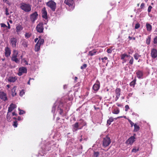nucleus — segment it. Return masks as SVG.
<instances>
[{
  "label": "nucleus",
  "instance_id": "1",
  "mask_svg": "<svg viewBox=\"0 0 157 157\" xmlns=\"http://www.w3.org/2000/svg\"><path fill=\"white\" fill-rule=\"evenodd\" d=\"M20 8L25 12H29L31 10V6L29 3H21L20 4Z\"/></svg>",
  "mask_w": 157,
  "mask_h": 157
},
{
  "label": "nucleus",
  "instance_id": "2",
  "mask_svg": "<svg viewBox=\"0 0 157 157\" xmlns=\"http://www.w3.org/2000/svg\"><path fill=\"white\" fill-rule=\"evenodd\" d=\"M18 52L17 51L14 50L11 57V60L17 63H20V59L18 58Z\"/></svg>",
  "mask_w": 157,
  "mask_h": 157
},
{
  "label": "nucleus",
  "instance_id": "3",
  "mask_svg": "<svg viewBox=\"0 0 157 157\" xmlns=\"http://www.w3.org/2000/svg\"><path fill=\"white\" fill-rule=\"evenodd\" d=\"M47 5L52 10L55 11L56 9V3L52 0H50L46 3Z\"/></svg>",
  "mask_w": 157,
  "mask_h": 157
},
{
  "label": "nucleus",
  "instance_id": "4",
  "mask_svg": "<svg viewBox=\"0 0 157 157\" xmlns=\"http://www.w3.org/2000/svg\"><path fill=\"white\" fill-rule=\"evenodd\" d=\"M102 143L103 146L106 147L110 144L111 143V140L110 138L106 136V137L103 138Z\"/></svg>",
  "mask_w": 157,
  "mask_h": 157
},
{
  "label": "nucleus",
  "instance_id": "5",
  "mask_svg": "<svg viewBox=\"0 0 157 157\" xmlns=\"http://www.w3.org/2000/svg\"><path fill=\"white\" fill-rule=\"evenodd\" d=\"M44 42V40L43 39H40L38 40L35 46V51L38 52L40 50V45L43 44Z\"/></svg>",
  "mask_w": 157,
  "mask_h": 157
},
{
  "label": "nucleus",
  "instance_id": "6",
  "mask_svg": "<svg viewBox=\"0 0 157 157\" xmlns=\"http://www.w3.org/2000/svg\"><path fill=\"white\" fill-rule=\"evenodd\" d=\"M17 40L15 37H13L10 39V43L12 47L15 48L16 47V43Z\"/></svg>",
  "mask_w": 157,
  "mask_h": 157
},
{
  "label": "nucleus",
  "instance_id": "7",
  "mask_svg": "<svg viewBox=\"0 0 157 157\" xmlns=\"http://www.w3.org/2000/svg\"><path fill=\"white\" fill-rule=\"evenodd\" d=\"M135 139L134 136H131L126 141L125 143L127 145H132L135 141Z\"/></svg>",
  "mask_w": 157,
  "mask_h": 157
},
{
  "label": "nucleus",
  "instance_id": "8",
  "mask_svg": "<svg viewBox=\"0 0 157 157\" xmlns=\"http://www.w3.org/2000/svg\"><path fill=\"white\" fill-rule=\"evenodd\" d=\"M27 72V68L24 67H20L19 69V71L17 75L19 76L23 74L26 73Z\"/></svg>",
  "mask_w": 157,
  "mask_h": 157
},
{
  "label": "nucleus",
  "instance_id": "9",
  "mask_svg": "<svg viewBox=\"0 0 157 157\" xmlns=\"http://www.w3.org/2000/svg\"><path fill=\"white\" fill-rule=\"evenodd\" d=\"M43 25V23L42 22H40L36 26V29L37 31L38 32L40 33L43 32L44 29Z\"/></svg>",
  "mask_w": 157,
  "mask_h": 157
},
{
  "label": "nucleus",
  "instance_id": "10",
  "mask_svg": "<svg viewBox=\"0 0 157 157\" xmlns=\"http://www.w3.org/2000/svg\"><path fill=\"white\" fill-rule=\"evenodd\" d=\"M151 57L153 59H155L157 57V50L155 48L151 49Z\"/></svg>",
  "mask_w": 157,
  "mask_h": 157
},
{
  "label": "nucleus",
  "instance_id": "11",
  "mask_svg": "<svg viewBox=\"0 0 157 157\" xmlns=\"http://www.w3.org/2000/svg\"><path fill=\"white\" fill-rule=\"evenodd\" d=\"M38 16V14L36 12H35L31 14L30 17L31 21L32 22H34L35 20L37 19V18Z\"/></svg>",
  "mask_w": 157,
  "mask_h": 157
},
{
  "label": "nucleus",
  "instance_id": "12",
  "mask_svg": "<svg viewBox=\"0 0 157 157\" xmlns=\"http://www.w3.org/2000/svg\"><path fill=\"white\" fill-rule=\"evenodd\" d=\"M0 98L4 101L8 100L6 94L3 92H0Z\"/></svg>",
  "mask_w": 157,
  "mask_h": 157
},
{
  "label": "nucleus",
  "instance_id": "13",
  "mask_svg": "<svg viewBox=\"0 0 157 157\" xmlns=\"http://www.w3.org/2000/svg\"><path fill=\"white\" fill-rule=\"evenodd\" d=\"M5 56L7 57H8L10 56L11 53V50L10 48L8 47H6L5 48Z\"/></svg>",
  "mask_w": 157,
  "mask_h": 157
},
{
  "label": "nucleus",
  "instance_id": "14",
  "mask_svg": "<svg viewBox=\"0 0 157 157\" xmlns=\"http://www.w3.org/2000/svg\"><path fill=\"white\" fill-rule=\"evenodd\" d=\"M100 86V83L99 81H97L96 83L93 85V89L95 91H97Z\"/></svg>",
  "mask_w": 157,
  "mask_h": 157
},
{
  "label": "nucleus",
  "instance_id": "15",
  "mask_svg": "<svg viewBox=\"0 0 157 157\" xmlns=\"http://www.w3.org/2000/svg\"><path fill=\"white\" fill-rule=\"evenodd\" d=\"M64 3L69 7H72L74 4V1L73 0H65Z\"/></svg>",
  "mask_w": 157,
  "mask_h": 157
},
{
  "label": "nucleus",
  "instance_id": "16",
  "mask_svg": "<svg viewBox=\"0 0 157 157\" xmlns=\"http://www.w3.org/2000/svg\"><path fill=\"white\" fill-rule=\"evenodd\" d=\"M42 12L43 17L46 19H47V13L45 7L43 8L42 9Z\"/></svg>",
  "mask_w": 157,
  "mask_h": 157
},
{
  "label": "nucleus",
  "instance_id": "17",
  "mask_svg": "<svg viewBox=\"0 0 157 157\" xmlns=\"http://www.w3.org/2000/svg\"><path fill=\"white\" fill-rule=\"evenodd\" d=\"M115 93L116 94V100L119 98L121 94V90L120 89L117 88L115 90Z\"/></svg>",
  "mask_w": 157,
  "mask_h": 157
},
{
  "label": "nucleus",
  "instance_id": "18",
  "mask_svg": "<svg viewBox=\"0 0 157 157\" xmlns=\"http://www.w3.org/2000/svg\"><path fill=\"white\" fill-rule=\"evenodd\" d=\"M130 56L129 55H128L124 53L121 54V59L123 61V63H125L126 62V60L125 59L126 57H128Z\"/></svg>",
  "mask_w": 157,
  "mask_h": 157
},
{
  "label": "nucleus",
  "instance_id": "19",
  "mask_svg": "<svg viewBox=\"0 0 157 157\" xmlns=\"http://www.w3.org/2000/svg\"><path fill=\"white\" fill-rule=\"evenodd\" d=\"M16 107V105L13 103L11 104L8 108V112H11Z\"/></svg>",
  "mask_w": 157,
  "mask_h": 157
},
{
  "label": "nucleus",
  "instance_id": "20",
  "mask_svg": "<svg viewBox=\"0 0 157 157\" xmlns=\"http://www.w3.org/2000/svg\"><path fill=\"white\" fill-rule=\"evenodd\" d=\"M137 77L139 78H142L143 75V71H138L136 73Z\"/></svg>",
  "mask_w": 157,
  "mask_h": 157
},
{
  "label": "nucleus",
  "instance_id": "21",
  "mask_svg": "<svg viewBox=\"0 0 157 157\" xmlns=\"http://www.w3.org/2000/svg\"><path fill=\"white\" fill-rule=\"evenodd\" d=\"M22 29L23 27L20 25H18L16 27V31L18 34Z\"/></svg>",
  "mask_w": 157,
  "mask_h": 157
},
{
  "label": "nucleus",
  "instance_id": "22",
  "mask_svg": "<svg viewBox=\"0 0 157 157\" xmlns=\"http://www.w3.org/2000/svg\"><path fill=\"white\" fill-rule=\"evenodd\" d=\"M73 127V131H77L78 129V127L79 126V123L78 122L75 123L74 124L72 125Z\"/></svg>",
  "mask_w": 157,
  "mask_h": 157
},
{
  "label": "nucleus",
  "instance_id": "23",
  "mask_svg": "<svg viewBox=\"0 0 157 157\" xmlns=\"http://www.w3.org/2000/svg\"><path fill=\"white\" fill-rule=\"evenodd\" d=\"M17 78L16 77H10L8 79V81L10 82H13L17 80Z\"/></svg>",
  "mask_w": 157,
  "mask_h": 157
},
{
  "label": "nucleus",
  "instance_id": "24",
  "mask_svg": "<svg viewBox=\"0 0 157 157\" xmlns=\"http://www.w3.org/2000/svg\"><path fill=\"white\" fill-rule=\"evenodd\" d=\"M97 52V51L96 50H93L92 51H90L89 52L88 55L92 56L95 55Z\"/></svg>",
  "mask_w": 157,
  "mask_h": 157
},
{
  "label": "nucleus",
  "instance_id": "25",
  "mask_svg": "<svg viewBox=\"0 0 157 157\" xmlns=\"http://www.w3.org/2000/svg\"><path fill=\"white\" fill-rule=\"evenodd\" d=\"M146 26L147 29V30L148 31L150 32L151 31L152 29V26L149 23H146Z\"/></svg>",
  "mask_w": 157,
  "mask_h": 157
},
{
  "label": "nucleus",
  "instance_id": "26",
  "mask_svg": "<svg viewBox=\"0 0 157 157\" xmlns=\"http://www.w3.org/2000/svg\"><path fill=\"white\" fill-rule=\"evenodd\" d=\"M134 128L133 130L134 132H137L138 131L140 128V127L136 124H134Z\"/></svg>",
  "mask_w": 157,
  "mask_h": 157
},
{
  "label": "nucleus",
  "instance_id": "27",
  "mask_svg": "<svg viewBox=\"0 0 157 157\" xmlns=\"http://www.w3.org/2000/svg\"><path fill=\"white\" fill-rule=\"evenodd\" d=\"M16 88L17 87L16 86H14L12 90V95L13 96H14L17 94V93L16 92Z\"/></svg>",
  "mask_w": 157,
  "mask_h": 157
},
{
  "label": "nucleus",
  "instance_id": "28",
  "mask_svg": "<svg viewBox=\"0 0 157 157\" xmlns=\"http://www.w3.org/2000/svg\"><path fill=\"white\" fill-rule=\"evenodd\" d=\"M120 110L119 109L117 108L116 109H114V110L112 112L113 113L115 114H117L119 113Z\"/></svg>",
  "mask_w": 157,
  "mask_h": 157
},
{
  "label": "nucleus",
  "instance_id": "29",
  "mask_svg": "<svg viewBox=\"0 0 157 157\" xmlns=\"http://www.w3.org/2000/svg\"><path fill=\"white\" fill-rule=\"evenodd\" d=\"M151 40V37L150 36H147L146 39V43L149 45L150 44Z\"/></svg>",
  "mask_w": 157,
  "mask_h": 157
},
{
  "label": "nucleus",
  "instance_id": "30",
  "mask_svg": "<svg viewBox=\"0 0 157 157\" xmlns=\"http://www.w3.org/2000/svg\"><path fill=\"white\" fill-rule=\"evenodd\" d=\"M136 78H135V79H134L133 81H132L130 83V85L131 86H133V87L134 86V85L136 83Z\"/></svg>",
  "mask_w": 157,
  "mask_h": 157
},
{
  "label": "nucleus",
  "instance_id": "31",
  "mask_svg": "<svg viewBox=\"0 0 157 157\" xmlns=\"http://www.w3.org/2000/svg\"><path fill=\"white\" fill-rule=\"evenodd\" d=\"M113 121V119L112 117H110L107 121V124L109 125L110 124L111 122Z\"/></svg>",
  "mask_w": 157,
  "mask_h": 157
},
{
  "label": "nucleus",
  "instance_id": "32",
  "mask_svg": "<svg viewBox=\"0 0 157 157\" xmlns=\"http://www.w3.org/2000/svg\"><path fill=\"white\" fill-rule=\"evenodd\" d=\"M133 56L135 59L136 60H137L141 56L137 53H136Z\"/></svg>",
  "mask_w": 157,
  "mask_h": 157
},
{
  "label": "nucleus",
  "instance_id": "33",
  "mask_svg": "<svg viewBox=\"0 0 157 157\" xmlns=\"http://www.w3.org/2000/svg\"><path fill=\"white\" fill-rule=\"evenodd\" d=\"M99 154V152L98 151H94L93 157H98Z\"/></svg>",
  "mask_w": 157,
  "mask_h": 157
},
{
  "label": "nucleus",
  "instance_id": "34",
  "mask_svg": "<svg viewBox=\"0 0 157 157\" xmlns=\"http://www.w3.org/2000/svg\"><path fill=\"white\" fill-rule=\"evenodd\" d=\"M31 36V33H26L25 34V37L27 38L30 37Z\"/></svg>",
  "mask_w": 157,
  "mask_h": 157
},
{
  "label": "nucleus",
  "instance_id": "35",
  "mask_svg": "<svg viewBox=\"0 0 157 157\" xmlns=\"http://www.w3.org/2000/svg\"><path fill=\"white\" fill-rule=\"evenodd\" d=\"M139 151V148H133L132 149V152L136 153V152L138 151Z\"/></svg>",
  "mask_w": 157,
  "mask_h": 157
},
{
  "label": "nucleus",
  "instance_id": "36",
  "mask_svg": "<svg viewBox=\"0 0 157 157\" xmlns=\"http://www.w3.org/2000/svg\"><path fill=\"white\" fill-rule=\"evenodd\" d=\"M9 112H8L6 116L7 119L8 121H10L11 118V117H10V114H9Z\"/></svg>",
  "mask_w": 157,
  "mask_h": 157
},
{
  "label": "nucleus",
  "instance_id": "37",
  "mask_svg": "<svg viewBox=\"0 0 157 157\" xmlns=\"http://www.w3.org/2000/svg\"><path fill=\"white\" fill-rule=\"evenodd\" d=\"M81 122L78 123L79 125H81L82 126H83L85 125V123L83 122L84 121L83 120H81Z\"/></svg>",
  "mask_w": 157,
  "mask_h": 157
},
{
  "label": "nucleus",
  "instance_id": "38",
  "mask_svg": "<svg viewBox=\"0 0 157 157\" xmlns=\"http://www.w3.org/2000/svg\"><path fill=\"white\" fill-rule=\"evenodd\" d=\"M87 64H84L81 67V69H85L87 67Z\"/></svg>",
  "mask_w": 157,
  "mask_h": 157
},
{
  "label": "nucleus",
  "instance_id": "39",
  "mask_svg": "<svg viewBox=\"0 0 157 157\" xmlns=\"http://www.w3.org/2000/svg\"><path fill=\"white\" fill-rule=\"evenodd\" d=\"M18 110L20 111L19 113V114L20 115H21V114H24V113H25L24 111L23 110L20 109V108L18 109Z\"/></svg>",
  "mask_w": 157,
  "mask_h": 157
},
{
  "label": "nucleus",
  "instance_id": "40",
  "mask_svg": "<svg viewBox=\"0 0 157 157\" xmlns=\"http://www.w3.org/2000/svg\"><path fill=\"white\" fill-rule=\"evenodd\" d=\"M134 59L132 57L131 59L129 61V63L131 64H132L133 62Z\"/></svg>",
  "mask_w": 157,
  "mask_h": 157
},
{
  "label": "nucleus",
  "instance_id": "41",
  "mask_svg": "<svg viewBox=\"0 0 157 157\" xmlns=\"http://www.w3.org/2000/svg\"><path fill=\"white\" fill-rule=\"evenodd\" d=\"M17 121H15L13 122V126H14V127H17Z\"/></svg>",
  "mask_w": 157,
  "mask_h": 157
},
{
  "label": "nucleus",
  "instance_id": "42",
  "mask_svg": "<svg viewBox=\"0 0 157 157\" xmlns=\"http://www.w3.org/2000/svg\"><path fill=\"white\" fill-rule=\"evenodd\" d=\"M128 121L131 124V127H132L133 125L134 126V123L131 120L128 119Z\"/></svg>",
  "mask_w": 157,
  "mask_h": 157
},
{
  "label": "nucleus",
  "instance_id": "43",
  "mask_svg": "<svg viewBox=\"0 0 157 157\" xmlns=\"http://www.w3.org/2000/svg\"><path fill=\"white\" fill-rule=\"evenodd\" d=\"M25 94L24 90H22L20 92V95L22 96Z\"/></svg>",
  "mask_w": 157,
  "mask_h": 157
},
{
  "label": "nucleus",
  "instance_id": "44",
  "mask_svg": "<svg viewBox=\"0 0 157 157\" xmlns=\"http://www.w3.org/2000/svg\"><path fill=\"white\" fill-rule=\"evenodd\" d=\"M153 42L154 44H157V36L154 38Z\"/></svg>",
  "mask_w": 157,
  "mask_h": 157
},
{
  "label": "nucleus",
  "instance_id": "45",
  "mask_svg": "<svg viewBox=\"0 0 157 157\" xmlns=\"http://www.w3.org/2000/svg\"><path fill=\"white\" fill-rule=\"evenodd\" d=\"M140 27V25L139 23H137L136 24L135 26V28L136 29H137L139 28Z\"/></svg>",
  "mask_w": 157,
  "mask_h": 157
},
{
  "label": "nucleus",
  "instance_id": "46",
  "mask_svg": "<svg viewBox=\"0 0 157 157\" xmlns=\"http://www.w3.org/2000/svg\"><path fill=\"white\" fill-rule=\"evenodd\" d=\"M152 7L151 6H149L148 10H147V11L148 13H150L151 12V9H152Z\"/></svg>",
  "mask_w": 157,
  "mask_h": 157
},
{
  "label": "nucleus",
  "instance_id": "47",
  "mask_svg": "<svg viewBox=\"0 0 157 157\" xmlns=\"http://www.w3.org/2000/svg\"><path fill=\"white\" fill-rule=\"evenodd\" d=\"M129 109V107L128 105H126L125 106V111H127L128 109Z\"/></svg>",
  "mask_w": 157,
  "mask_h": 157
},
{
  "label": "nucleus",
  "instance_id": "48",
  "mask_svg": "<svg viewBox=\"0 0 157 157\" xmlns=\"http://www.w3.org/2000/svg\"><path fill=\"white\" fill-rule=\"evenodd\" d=\"M6 14L7 15H8L9 14V13H8V11L7 8H6Z\"/></svg>",
  "mask_w": 157,
  "mask_h": 157
},
{
  "label": "nucleus",
  "instance_id": "49",
  "mask_svg": "<svg viewBox=\"0 0 157 157\" xmlns=\"http://www.w3.org/2000/svg\"><path fill=\"white\" fill-rule=\"evenodd\" d=\"M0 25L1 27H7V26L5 24L1 23Z\"/></svg>",
  "mask_w": 157,
  "mask_h": 157
},
{
  "label": "nucleus",
  "instance_id": "50",
  "mask_svg": "<svg viewBox=\"0 0 157 157\" xmlns=\"http://www.w3.org/2000/svg\"><path fill=\"white\" fill-rule=\"evenodd\" d=\"M112 50L110 49H107V52L108 53H111L112 52Z\"/></svg>",
  "mask_w": 157,
  "mask_h": 157
},
{
  "label": "nucleus",
  "instance_id": "51",
  "mask_svg": "<svg viewBox=\"0 0 157 157\" xmlns=\"http://www.w3.org/2000/svg\"><path fill=\"white\" fill-rule=\"evenodd\" d=\"M128 38H129V39L130 40H131L132 39H133V40H135V38L134 37H131L130 36H128Z\"/></svg>",
  "mask_w": 157,
  "mask_h": 157
},
{
  "label": "nucleus",
  "instance_id": "52",
  "mask_svg": "<svg viewBox=\"0 0 157 157\" xmlns=\"http://www.w3.org/2000/svg\"><path fill=\"white\" fill-rule=\"evenodd\" d=\"M144 6V3H142L140 5L141 8H142Z\"/></svg>",
  "mask_w": 157,
  "mask_h": 157
},
{
  "label": "nucleus",
  "instance_id": "53",
  "mask_svg": "<svg viewBox=\"0 0 157 157\" xmlns=\"http://www.w3.org/2000/svg\"><path fill=\"white\" fill-rule=\"evenodd\" d=\"M31 79H33L34 80V78H29V81L28 82V84L30 85V80Z\"/></svg>",
  "mask_w": 157,
  "mask_h": 157
},
{
  "label": "nucleus",
  "instance_id": "54",
  "mask_svg": "<svg viewBox=\"0 0 157 157\" xmlns=\"http://www.w3.org/2000/svg\"><path fill=\"white\" fill-rule=\"evenodd\" d=\"M55 110V107H52V112H54Z\"/></svg>",
  "mask_w": 157,
  "mask_h": 157
},
{
  "label": "nucleus",
  "instance_id": "55",
  "mask_svg": "<svg viewBox=\"0 0 157 157\" xmlns=\"http://www.w3.org/2000/svg\"><path fill=\"white\" fill-rule=\"evenodd\" d=\"M7 23H8V26H7V27H8V28L9 29H10V25L8 22H7Z\"/></svg>",
  "mask_w": 157,
  "mask_h": 157
},
{
  "label": "nucleus",
  "instance_id": "56",
  "mask_svg": "<svg viewBox=\"0 0 157 157\" xmlns=\"http://www.w3.org/2000/svg\"><path fill=\"white\" fill-rule=\"evenodd\" d=\"M63 110L62 109H60V112H59V113L60 114H61L62 113H63Z\"/></svg>",
  "mask_w": 157,
  "mask_h": 157
},
{
  "label": "nucleus",
  "instance_id": "57",
  "mask_svg": "<svg viewBox=\"0 0 157 157\" xmlns=\"http://www.w3.org/2000/svg\"><path fill=\"white\" fill-rule=\"evenodd\" d=\"M3 1L4 2H6L7 3L8 2L7 0H3Z\"/></svg>",
  "mask_w": 157,
  "mask_h": 157
},
{
  "label": "nucleus",
  "instance_id": "58",
  "mask_svg": "<svg viewBox=\"0 0 157 157\" xmlns=\"http://www.w3.org/2000/svg\"><path fill=\"white\" fill-rule=\"evenodd\" d=\"M12 115L13 116H17V114L15 112H13L12 113Z\"/></svg>",
  "mask_w": 157,
  "mask_h": 157
},
{
  "label": "nucleus",
  "instance_id": "59",
  "mask_svg": "<svg viewBox=\"0 0 157 157\" xmlns=\"http://www.w3.org/2000/svg\"><path fill=\"white\" fill-rule=\"evenodd\" d=\"M132 115H138V114H137L135 113H132Z\"/></svg>",
  "mask_w": 157,
  "mask_h": 157
},
{
  "label": "nucleus",
  "instance_id": "60",
  "mask_svg": "<svg viewBox=\"0 0 157 157\" xmlns=\"http://www.w3.org/2000/svg\"><path fill=\"white\" fill-rule=\"evenodd\" d=\"M102 157H107V156L105 154H103L102 155Z\"/></svg>",
  "mask_w": 157,
  "mask_h": 157
},
{
  "label": "nucleus",
  "instance_id": "61",
  "mask_svg": "<svg viewBox=\"0 0 157 157\" xmlns=\"http://www.w3.org/2000/svg\"><path fill=\"white\" fill-rule=\"evenodd\" d=\"M38 40V38H36L35 39V40H35V42H36V41Z\"/></svg>",
  "mask_w": 157,
  "mask_h": 157
},
{
  "label": "nucleus",
  "instance_id": "62",
  "mask_svg": "<svg viewBox=\"0 0 157 157\" xmlns=\"http://www.w3.org/2000/svg\"><path fill=\"white\" fill-rule=\"evenodd\" d=\"M101 60L102 61V62L104 63H105V61H104V59H103V58H101Z\"/></svg>",
  "mask_w": 157,
  "mask_h": 157
},
{
  "label": "nucleus",
  "instance_id": "63",
  "mask_svg": "<svg viewBox=\"0 0 157 157\" xmlns=\"http://www.w3.org/2000/svg\"><path fill=\"white\" fill-rule=\"evenodd\" d=\"M103 59H104L105 60H106L108 58L106 57H105L103 58Z\"/></svg>",
  "mask_w": 157,
  "mask_h": 157
},
{
  "label": "nucleus",
  "instance_id": "64",
  "mask_svg": "<svg viewBox=\"0 0 157 157\" xmlns=\"http://www.w3.org/2000/svg\"><path fill=\"white\" fill-rule=\"evenodd\" d=\"M17 119L18 120H21V118L20 117H18Z\"/></svg>",
  "mask_w": 157,
  "mask_h": 157
}]
</instances>
